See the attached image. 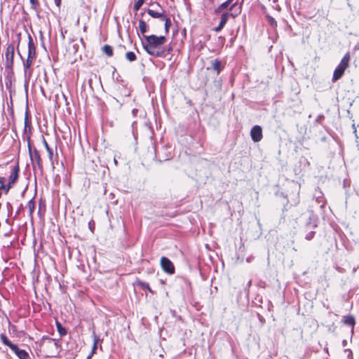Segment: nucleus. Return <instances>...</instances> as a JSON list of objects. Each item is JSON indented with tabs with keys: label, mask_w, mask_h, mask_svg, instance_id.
Returning a JSON list of instances; mask_svg holds the SVG:
<instances>
[{
	"label": "nucleus",
	"mask_w": 359,
	"mask_h": 359,
	"mask_svg": "<svg viewBox=\"0 0 359 359\" xmlns=\"http://www.w3.org/2000/svg\"><path fill=\"white\" fill-rule=\"evenodd\" d=\"M14 81L13 80H5V85L6 88L8 90H10L12 87V83Z\"/></svg>",
	"instance_id": "nucleus-28"
},
{
	"label": "nucleus",
	"mask_w": 359,
	"mask_h": 359,
	"mask_svg": "<svg viewBox=\"0 0 359 359\" xmlns=\"http://www.w3.org/2000/svg\"><path fill=\"white\" fill-rule=\"evenodd\" d=\"M40 346L43 348L50 350L45 354L46 357H53L58 353L59 346L54 339L43 336L40 341Z\"/></svg>",
	"instance_id": "nucleus-3"
},
{
	"label": "nucleus",
	"mask_w": 359,
	"mask_h": 359,
	"mask_svg": "<svg viewBox=\"0 0 359 359\" xmlns=\"http://www.w3.org/2000/svg\"><path fill=\"white\" fill-rule=\"evenodd\" d=\"M88 83L90 86V79L88 80Z\"/></svg>",
	"instance_id": "nucleus-44"
},
{
	"label": "nucleus",
	"mask_w": 359,
	"mask_h": 359,
	"mask_svg": "<svg viewBox=\"0 0 359 359\" xmlns=\"http://www.w3.org/2000/svg\"><path fill=\"white\" fill-rule=\"evenodd\" d=\"M144 0H137V1L135 3L134 6V8L135 11H138L140 8L144 4Z\"/></svg>",
	"instance_id": "nucleus-27"
},
{
	"label": "nucleus",
	"mask_w": 359,
	"mask_h": 359,
	"mask_svg": "<svg viewBox=\"0 0 359 359\" xmlns=\"http://www.w3.org/2000/svg\"><path fill=\"white\" fill-rule=\"evenodd\" d=\"M17 51H18V55L20 57L21 60H24V57H22V55H21L20 50H18V48H17Z\"/></svg>",
	"instance_id": "nucleus-35"
},
{
	"label": "nucleus",
	"mask_w": 359,
	"mask_h": 359,
	"mask_svg": "<svg viewBox=\"0 0 359 359\" xmlns=\"http://www.w3.org/2000/svg\"><path fill=\"white\" fill-rule=\"evenodd\" d=\"M212 66H213L214 69L217 71V72H219V71H220V62L219 61L215 60L212 62Z\"/></svg>",
	"instance_id": "nucleus-26"
},
{
	"label": "nucleus",
	"mask_w": 359,
	"mask_h": 359,
	"mask_svg": "<svg viewBox=\"0 0 359 359\" xmlns=\"http://www.w3.org/2000/svg\"><path fill=\"white\" fill-rule=\"evenodd\" d=\"M228 20V15L227 14H223L222 16L221 22L219 25V26L215 29L217 32L221 30L222 27L226 24V21Z\"/></svg>",
	"instance_id": "nucleus-16"
},
{
	"label": "nucleus",
	"mask_w": 359,
	"mask_h": 359,
	"mask_svg": "<svg viewBox=\"0 0 359 359\" xmlns=\"http://www.w3.org/2000/svg\"><path fill=\"white\" fill-rule=\"evenodd\" d=\"M29 155L32 163L33 169H35L36 165L39 168V170H42L43 164L42 160L41 158V156L39 151L36 148H32L31 143L27 144Z\"/></svg>",
	"instance_id": "nucleus-4"
},
{
	"label": "nucleus",
	"mask_w": 359,
	"mask_h": 359,
	"mask_svg": "<svg viewBox=\"0 0 359 359\" xmlns=\"http://www.w3.org/2000/svg\"><path fill=\"white\" fill-rule=\"evenodd\" d=\"M250 136L255 142H259L262 139V129L259 126L252 127L250 131Z\"/></svg>",
	"instance_id": "nucleus-10"
},
{
	"label": "nucleus",
	"mask_w": 359,
	"mask_h": 359,
	"mask_svg": "<svg viewBox=\"0 0 359 359\" xmlns=\"http://www.w3.org/2000/svg\"><path fill=\"white\" fill-rule=\"evenodd\" d=\"M86 29H87V27L84 26V30H86Z\"/></svg>",
	"instance_id": "nucleus-46"
},
{
	"label": "nucleus",
	"mask_w": 359,
	"mask_h": 359,
	"mask_svg": "<svg viewBox=\"0 0 359 359\" xmlns=\"http://www.w3.org/2000/svg\"><path fill=\"white\" fill-rule=\"evenodd\" d=\"M23 209V205L22 204H20V207L18 209V210L15 212V216H14V219L17 218V217L20 215V211Z\"/></svg>",
	"instance_id": "nucleus-30"
},
{
	"label": "nucleus",
	"mask_w": 359,
	"mask_h": 359,
	"mask_svg": "<svg viewBox=\"0 0 359 359\" xmlns=\"http://www.w3.org/2000/svg\"><path fill=\"white\" fill-rule=\"evenodd\" d=\"M19 172L20 167L18 162H17L16 165L13 166L12 172L9 176L8 183L5 184L6 179L4 177H0V191H4L6 194L8 193L9 190L13 187L14 184L18 181L19 178ZM2 193L0 191V198L1 197Z\"/></svg>",
	"instance_id": "nucleus-2"
},
{
	"label": "nucleus",
	"mask_w": 359,
	"mask_h": 359,
	"mask_svg": "<svg viewBox=\"0 0 359 359\" xmlns=\"http://www.w3.org/2000/svg\"><path fill=\"white\" fill-rule=\"evenodd\" d=\"M34 199V197L30 199L27 203V207L29 208V215H32L35 209V202Z\"/></svg>",
	"instance_id": "nucleus-18"
},
{
	"label": "nucleus",
	"mask_w": 359,
	"mask_h": 359,
	"mask_svg": "<svg viewBox=\"0 0 359 359\" xmlns=\"http://www.w3.org/2000/svg\"><path fill=\"white\" fill-rule=\"evenodd\" d=\"M63 97H64V98L65 100L66 103L68 104L67 102V97H65V95L64 94H63Z\"/></svg>",
	"instance_id": "nucleus-37"
},
{
	"label": "nucleus",
	"mask_w": 359,
	"mask_h": 359,
	"mask_svg": "<svg viewBox=\"0 0 359 359\" xmlns=\"http://www.w3.org/2000/svg\"><path fill=\"white\" fill-rule=\"evenodd\" d=\"M41 137H42V142L47 151V152L48 153V157H49V159L50 161L52 162V163L53 164V149L48 145V142H46L45 137L43 135H41Z\"/></svg>",
	"instance_id": "nucleus-13"
},
{
	"label": "nucleus",
	"mask_w": 359,
	"mask_h": 359,
	"mask_svg": "<svg viewBox=\"0 0 359 359\" xmlns=\"http://www.w3.org/2000/svg\"><path fill=\"white\" fill-rule=\"evenodd\" d=\"M0 338H1V340L2 343H3L4 345L7 346H10V344L12 343V342L8 339V338L7 337V336H6L5 334H4V333H2V334L0 335Z\"/></svg>",
	"instance_id": "nucleus-20"
},
{
	"label": "nucleus",
	"mask_w": 359,
	"mask_h": 359,
	"mask_svg": "<svg viewBox=\"0 0 359 359\" xmlns=\"http://www.w3.org/2000/svg\"><path fill=\"white\" fill-rule=\"evenodd\" d=\"M142 285L147 287V288H149V285H145L144 284H142Z\"/></svg>",
	"instance_id": "nucleus-40"
},
{
	"label": "nucleus",
	"mask_w": 359,
	"mask_h": 359,
	"mask_svg": "<svg viewBox=\"0 0 359 359\" xmlns=\"http://www.w3.org/2000/svg\"><path fill=\"white\" fill-rule=\"evenodd\" d=\"M56 327L60 337H63L67 334V330L57 320H56Z\"/></svg>",
	"instance_id": "nucleus-14"
},
{
	"label": "nucleus",
	"mask_w": 359,
	"mask_h": 359,
	"mask_svg": "<svg viewBox=\"0 0 359 359\" xmlns=\"http://www.w3.org/2000/svg\"><path fill=\"white\" fill-rule=\"evenodd\" d=\"M138 27L142 35H144L147 32V25L143 20L139 21Z\"/></svg>",
	"instance_id": "nucleus-17"
},
{
	"label": "nucleus",
	"mask_w": 359,
	"mask_h": 359,
	"mask_svg": "<svg viewBox=\"0 0 359 359\" xmlns=\"http://www.w3.org/2000/svg\"><path fill=\"white\" fill-rule=\"evenodd\" d=\"M20 36H21V34H20V33H18V34H17V42H18V44H17V48H18L19 45H20Z\"/></svg>",
	"instance_id": "nucleus-32"
},
{
	"label": "nucleus",
	"mask_w": 359,
	"mask_h": 359,
	"mask_svg": "<svg viewBox=\"0 0 359 359\" xmlns=\"http://www.w3.org/2000/svg\"><path fill=\"white\" fill-rule=\"evenodd\" d=\"M29 2L31 4V8L38 13L37 15H38V17H39V1L38 0H29Z\"/></svg>",
	"instance_id": "nucleus-19"
},
{
	"label": "nucleus",
	"mask_w": 359,
	"mask_h": 359,
	"mask_svg": "<svg viewBox=\"0 0 359 359\" xmlns=\"http://www.w3.org/2000/svg\"><path fill=\"white\" fill-rule=\"evenodd\" d=\"M86 359H91V357H90V354L87 355Z\"/></svg>",
	"instance_id": "nucleus-38"
},
{
	"label": "nucleus",
	"mask_w": 359,
	"mask_h": 359,
	"mask_svg": "<svg viewBox=\"0 0 359 359\" xmlns=\"http://www.w3.org/2000/svg\"><path fill=\"white\" fill-rule=\"evenodd\" d=\"M103 50L109 56H111L113 54V49L109 46H104L103 47Z\"/></svg>",
	"instance_id": "nucleus-24"
},
{
	"label": "nucleus",
	"mask_w": 359,
	"mask_h": 359,
	"mask_svg": "<svg viewBox=\"0 0 359 359\" xmlns=\"http://www.w3.org/2000/svg\"><path fill=\"white\" fill-rule=\"evenodd\" d=\"M6 207H7V209H8V215H10L11 213L12 209H13L12 205H11V204L9 202H8L6 203Z\"/></svg>",
	"instance_id": "nucleus-31"
},
{
	"label": "nucleus",
	"mask_w": 359,
	"mask_h": 359,
	"mask_svg": "<svg viewBox=\"0 0 359 359\" xmlns=\"http://www.w3.org/2000/svg\"><path fill=\"white\" fill-rule=\"evenodd\" d=\"M55 5L60 8L61 5L62 0H54Z\"/></svg>",
	"instance_id": "nucleus-33"
},
{
	"label": "nucleus",
	"mask_w": 359,
	"mask_h": 359,
	"mask_svg": "<svg viewBox=\"0 0 359 359\" xmlns=\"http://www.w3.org/2000/svg\"><path fill=\"white\" fill-rule=\"evenodd\" d=\"M85 131H86V133L87 134V128L86 127Z\"/></svg>",
	"instance_id": "nucleus-45"
},
{
	"label": "nucleus",
	"mask_w": 359,
	"mask_h": 359,
	"mask_svg": "<svg viewBox=\"0 0 359 359\" xmlns=\"http://www.w3.org/2000/svg\"><path fill=\"white\" fill-rule=\"evenodd\" d=\"M146 39V43H144V48L146 51L151 55L158 56L163 51L161 46L165 41L164 36H157L155 35L144 36Z\"/></svg>",
	"instance_id": "nucleus-1"
},
{
	"label": "nucleus",
	"mask_w": 359,
	"mask_h": 359,
	"mask_svg": "<svg viewBox=\"0 0 359 359\" xmlns=\"http://www.w3.org/2000/svg\"><path fill=\"white\" fill-rule=\"evenodd\" d=\"M29 57H35L36 56V46L34 43L32 37L30 34H28V54Z\"/></svg>",
	"instance_id": "nucleus-11"
},
{
	"label": "nucleus",
	"mask_w": 359,
	"mask_h": 359,
	"mask_svg": "<svg viewBox=\"0 0 359 359\" xmlns=\"http://www.w3.org/2000/svg\"><path fill=\"white\" fill-rule=\"evenodd\" d=\"M32 57H29L27 56L26 60L23 61V68H24V75H25V85L28 84L29 78L31 76L32 72L30 71V67L32 64Z\"/></svg>",
	"instance_id": "nucleus-9"
},
{
	"label": "nucleus",
	"mask_w": 359,
	"mask_h": 359,
	"mask_svg": "<svg viewBox=\"0 0 359 359\" xmlns=\"http://www.w3.org/2000/svg\"><path fill=\"white\" fill-rule=\"evenodd\" d=\"M126 57L128 61L133 62L136 59V55L133 52H128L126 54Z\"/></svg>",
	"instance_id": "nucleus-22"
},
{
	"label": "nucleus",
	"mask_w": 359,
	"mask_h": 359,
	"mask_svg": "<svg viewBox=\"0 0 359 359\" xmlns=\"http://www.w3.org/2000/svg\"><path fill=\"white\" fill-rule=\"evenodd\" d=\"M86 359H91V357H90V354L87 355Z\"/></svg>",
	"instance_id": "nucleus-39"
},
{
	"label": "nucleus",
	"mask_w": 359,
	"mask_h": 359,
	"mask_svg": "<svg viewBox=\"0 0 359 359\" xmlns=\"http://www.w3.org/2000/svg\"><path fill=\"white\" fill-rule=\"evenodd\" d=\"M5 80H13L15 81V75L13 71V66L5 67L4 72Z\"/></svg>",
	"instance_id": "nucleus-12"
},
{
	"label": "nucleus",
	"mask_w": 359,
	"mask_h": 359,
	"mask_svg": "<svg viewBox=\"0 0 359 359\" xmlns=\"http://www.w3.org/2000/svg\"><path fill=\"white\" fill-rule=\"evenodd\" d=\"M160 264L162 269L168 274H173L175 273V266L172 262L165 257L161 258Z\"/></svg>",
	"instance_id": "nucleus-8"
},
{
	"label": "nucleus",
	"mask_w": 359,
	"mask_h": 359,
	"mask_svg": "<svg viewBox=\"0 0 359 359\" xmlns=\"http://www.w3.org/2000/svg\"><path fill=\"white\" fill-rule=\"evenodd\" d=\"M31 135H32V126H31V117L28 109L26 110L24 120V130L22 133L23 140L27 142V144L31 143Z\"/></svg>",
	"instance_id": "nucleus-6"
},
{
	"label": "nucleus",
	"mask_w": 359,
	"mask_h": 359,
	"mask_svg": "<svg viewBox=\"0 0 359 359\" xmlns=\"http://www.w3.org/2000/svg\"><path fill=\"white\" fill-rule=\"evenodd\" d=\"M8 347L11 349L12 351L15 353V354L17 353V352L20 350V348L17 344H15L13 343H11Z\"/></svg>",
	"instance_id": "nucleus-25"
},
{
	"label": "nucleus",
	"mask_w": 359,
	"mask_h": 359,
	"mask_svg": "<svg viewBox=\"0 0 359 359\" xmlns=\"http://www.w3.org/2000/svg\"><path fill=\"white\" fill-rule=\"evenodd\" d=\"M11 114H13V109L12 107H11Z\"/></svg>",
	"instance_id": "nucleus-43"
},
{
	"label": "nucleus",
	"mask_w": 359,
	"mask_h": 359,
	"mask_svg": "<svg viewBox=\"0 0 359 359\" xmlns=\"http://www.w3.org/2000/svg\"><path fill=\"white\" fill-rule=\"evenodd\" d=\"M344 323L349 325H353L355 320L352 316H346L344 318Z\"/></svg>",
	"instance_id": "nucleus-23"
},
{
	"label": "nucleus",
	"mask_w": 359,
	"mask_h": 359,
	"mask_svg": "<svg viewBox=\"0 0 359 359\" xmlns=\"http://www.w3.org/2000/svg\"><path fill=\"white\" fill-rule=\"evenodd\" d=\"M15 54V46L14 43L8 44L5 53V67L13 66V59Z\"/></svg>",
	"instance_id": "nucleus-7"
},
{
	"label": "nucleus",
	"mask_w": 359,
	"mask_h": 359,
	"mask_svg": "<svg viewBox=\"0 0 359 359\" xmlns=\"http://www.w3.org/2000/svg\"><path fill=\"white\" fill-rule=\"evenodd\" d=\"M88 226L90 229V222H88Z\"/></svg>",
	"instance_id": "nucleus-42"
},
{
	"label": "nucleus",
	"mask_w": 359,
	"mask_h": 359,
	"mask_svg": "<svg viewBox=\"0 0 359 359\" xmlns=\"http://www.w3.org/2000/svg\"><path fill=\"white\" fill-rule=\"evenodd\" d=\"M147 13L149 15H151L153 18H164L161 13L154 11L153 10L149 9V10H148Z\"/></svg>",
	"instance_id": "nucleus-21"
},
{
	"label": "nucleus",
	"mask_w": 359,
	"mask_h": 359,
	"mask_svg": "<svg viewBox=\"0 0 359 359\" xmlns=\"http://www.w3.org/2000/svg\"><path fill=\"white\" fill-rule=\"evenodd\" d=\"M19 359H30L29 353L24 349H20L15 354Z\"/></svg>",
	"instance_id": "nucleus-15"
},
{
	"label": "nucleus",
	"mask_w": 359,
	"mask_h": 359,
	"mask_svg": "<svg viewBox=\"0 0 359 359\" xmlns=\"http://www.w3.org/2000/svg\"><path fill=\"white\" fill-rule=\"evenodd\" d=\"M25 191H26V188L25 189V190L21 194L22 197L24 196V194H25Z\"/></svg>",
	"instance_id": "nucleus-36"
},
{
	"label": "nucleus",
	"mask_w": 359,
	"mask_h": 359,
	"mask_svg": "<svg viewBox=\"0 0 359 359\" xmlns=\"http://www.w3.org/2000/svg\"><path fill=\"white\" fill-rule=\"evenodd\" d=\"M229 1H226V2L224 3V4H222L221 5L220 8H226V7H227V6H229Z\"/></svg>",
	"instance_id": "nucleus-34"
},
{
	"label": "nucleus",
	"mask_w": 359,
	"mask_h": 359,
	"mask_svg": "<svg viewBox=\"0 0 359 359\" xmlns=\"http://www.w3.org/2000/svg\"><path fill=\"white\" fill-rule=\"evenodd\" d=\"M86 141H87V142H88V143H89V142H88V137H87V136H86Z\"/></svg>",
	"instance_id": "nucleus-41"
},
{
	"label": "nucleus",
	"mask_w": 359,
	"mask_h": 359,
	"mask_svg": "<svg viewBox=\"0 0 359 359\" xmlns=\"http://www.w3.org/2000/svg\"><path fill=\"white\" fill-rule=\"evenodd\" d=\"M350 60V55L348 53H346L342 60H341L339 65L337 67V69L334 72L333 74V81H336L339 79L343 75L345 69L348 66V62Z\"/></svg>",
	"instance_id": "nucleus-5"
},
{
	"label": "nucleus",
	"mask_w": 359,
	"mask_h": 359,
	"mask_svg": "<svg viewBox=\"0 0 359 359\" xmlns=\"http://www.w3.org/2000/svg\"><path fill=\"white\" fill-rule=\"evenodd\" d=\"M163 21H165V31L166 32H168V29H169V26H170V20L169 19L166 18H163L162 19Z\"/></svg>",
	"instance_id": "nucleus-29"
}]
</instances>
